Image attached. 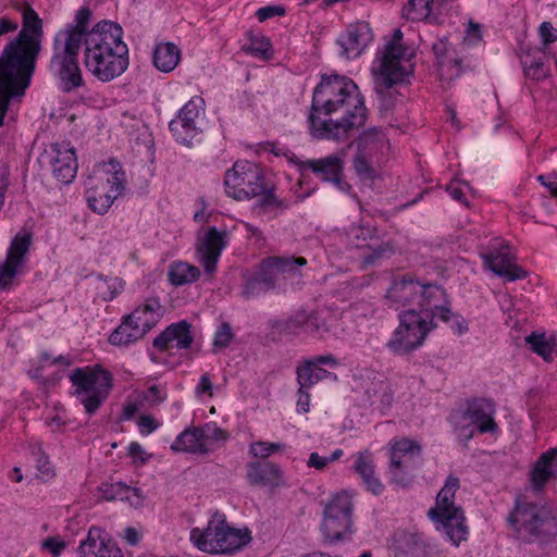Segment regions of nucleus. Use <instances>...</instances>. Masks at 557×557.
<instances>
[{
	"instance_id": "nucleus-1",
	"label": "nucleus",
	"mask_w": 557,
	"mask_h": 557,
	"mask_svg": "<svg viewBox=\"0 0 557 557\" xmlns=\"http://www.w3.org/2000/svg\"><path fill=\"white\" fill-rule=\"evenodd\" d=\"M367 119L364 100L355 82L346 76L324 75L312 95L311 134L320 139L346 141Z\"/></svg>"
},
{
	"instance_id": "nucleus-2",
	"label": "nucleus",
	"mask_w": 557,
	"mask_h": 557,
	"mask_svg": "<svg viewBox=\"0 0 557 557\" xmlns=\"http://www.w3.org/2000/svg\"><path fill=\"white\" fill-rule=\"evenodd\" d=\"M42 23L30 8L23 10V27L15 41L10 42L0 58V126L8 111L9 101L24 95L35 69L40 50Z\"/></svg>"
},
{
	"instance_id": "nucleus-3",
	"label": "nucleus",
	"mask_w": 557,
	"mask_h": 557,
	"mask_svg": "<svg viewBox=\"0 0 557 557\" xmlns=\"http://www.w3.org/2000/svg\"><path fill=\"white\" fill-rule=\"evenodd\" d=\"M81 14L85 15L79 25L85 47L84 65L100 82H111L121 76L129 63L123 29L111 21L99 22L89 29L91 11L88 7L77 10L71 23H76Z\"/></svg>"
},
{
	"instance_id": "nucleus-4",
	"label": "nucleus",
	"mask_w": 557,
	"mask_h": 557,
	"mask_svg": "<svg viewBox=\"0 0 557 557\" xmlns=\"http://www.w3.org/2000/svg\"><path fill=\"white\" fill-rule=\"evenodd\" d=\"M416 46L405 39L400 29L383 38L371 65L376 88H391L413 73Z\"/></svg>"
},
{
	"instance_id": "nucleus-5",
	"label": "nucleus",
	"mask_w": 557,
	"mask_h": 557,
	"mask_svg": "<svg viewBox=\"0 0 557 557\" xmlns=\"http://www.w3.org/2000/svg\"><path fill=\"white\" fill-rule=\"evenodd\" d=\"M395 309L411 307L417 310H436L438 319H449V299L446 292L436 284H424L409 275L395 278L386 293Z\"/></svg>"
},
{
	"instance_id": "nucleus-6",
	"label": "nucleus",
	"mask_w": 557,
	"mask_h": 557,
	"mask_svg": "<svg viewBox=\"0 0 557 557\" xmlns=\"http://www.w3.org/2000/svg\"><path fill=\"white\" fill-rule=\"evenodd\" d=\"M84 18L85 15L81 14L76 23H67L57 32L53 38L50 69L60 78L67 91L83 84L77 55L83 46L79 25Z\"/></svg>"
},
{
	"instance_id": "nucleus-7",
	"label": "nucleus",
	"mask_w": 557,
	"mask_h": 557,
	"mask_svg": "<svg viewBox=\"0 0 557 557\" xmlns=\"http://www.w3.org/2000/svg\"><path fill=\"white\" fill-rule=\"evenodd\" d=\"M495 417V403L488 398L476 397L467 400L465 406L453 410L448 422L457 441L467 447L475 432L491 435L499 432Z\"/></svg>"
},
{
	"instance_id": "nucleus-8",
	"label": "nucleus",
	"mask_w": 557,
	"mask_h": 557,
	"mask_svg": "<svg viewBox=\"0 0 557 557\" xmlns=\"http://www.w3.org/2000/svg\"><path fill=\"white\" fill-rule=\"evenodd\" d=\"M189 540L193 545L203 553L232 554L246 546L251 535L247 529L231 527L224 513L215 512L209 519L206 528L190 530Z\"/></svg>"
},
{
	"instance_id": "nucleus-9",
	"label": "nucleus",
	"mask_w": 557,
	"mask_h": 557,
	"mask_svg": "<svg viewBox=\"0 0 557 557\" xmlns=\"http://www.w3.org/2000/svg\"><path fill=\"white\" fill-rule=\"evenodd\" d=\"M126 185V174L116 160H110L95 166L86 180V200L88 207L98 214H104L117 199Z\"/></svg>"
},
{
	"instance_id": "nucleus-10",
	"label": "nucleus",
	"mask_w": 557,
	"mask_h": 557,
	"mask_svg": "<svg viewBox=\"0 0 557 557\" xmlns=\"http://www.w3.org/2000/svg\"><path fill=\"white\" fill-rule=\"evenodd\" d=\"M459 487V479L454 475L448 476L437 494L435 506L429 511V516L435 522L437 531L446 536L455 546H458L468 535L463 511L455 503V495Z\"/></svg>"
},
{
	"instance_id": "nucleus-11",
	"label": "nucleus",
	"mask_w": 557,
	"mask_h": 557,
	"mask_svg": "<svg viewBox=\"0 0 557 557\" xmlns=\"http://www.w3.org/2000/svg\"><path fill=\"white\" fill-rule=\"evenodd\" d=\"M436 310H417L409 308L399 314V324L387 342L388 349L395 355H406L420 347L428 334L435 327Z\"/></svg>"
},
{
	"instance_id": "nucleus-12",
	"label": "nucleus",
	"mask_w": 557,
	"mask_h": 557,
	"mask_svg": "<svg viewBox=\"0 0 557 557\" xmlns=\"http://www.w3.org/2000/svg\"><path fill=\"white\" fill-rule=\"evenodd\" d=\"M306 264L304 257H267L246 276L243 294L245 297H255L273 289L280 286L281 280L296 275L297 268Z\"/></svg>"
},
{
	"instance_id": "nucleus-13",
	"label": "nucleus",
	"mask_w": 557,
	"mask_h": 557,
	"mask_svg": "<svg viewBox=\"0 0 557 557\" xmlns=\"http://www.w3.org/2000/svg\"><path fill=\"white\" fill-rule=\"evenodd\" d=\"M73 395L87 413H95L109 397L113 386L111 373L101 367L76 368L69 376Z\"/></svg>"
},
{
	"instance_id": "nucleus-14",
	"label": "nucleus",
	"mask_w": 557,
	"mask_h": 557,
	"mask_svg": "<svg viewBox=\"0 0 557 557\" xmlns=\"http://www.w3.org/2000/svg\"><path fill=\"white\" fill-rule=\"evenodd\" d=\"M509 521L524 541L557 534V515L552 505L537 506L519 498Z\"/></svg>"
},
{
	"instance_id": "nucleus-15",
	"label": "nucleus",
	"mask_w": 557,
	"mask_h": 557,
	"mask_svg": "<svg viewBox=\"0 0 557 557\" xmlns=\"http://www.w3.org/2000/svg\"><path fill=\"white\" fill-rule=\"evenodd\" d=\"M352 494L341 491L326 502L321 531L325 540L337 542L352 533Z\"/></svg>"
},
{
	"instance_id": "nucleus-16",
	"label": "nucleus",
	"mask_w": 557,
	"mask_h": 557,
	"mask_svg": "<svg viewBox=\"0 0 557 557\" xmlns=\"http://www.w3.org/2000/svg\"><path fill=\"white\" fill-rule=\"evenodd\" d=\"M225 194L238 201L261 195L264 181L259 166L247 160H238L224 174Z\"/></svg>"
},
{
	"instance_id": "nucleus-17",
	"label": "nucleus",
	"mask_w": 557,
	"mask_h": 557,
	"mask_svg": "<svg viewBox=\"0 0 557 557\" xmlns=\"http://www.w3.org/2000/svg\"><path fill=\"white\" fill-rule=\"evenodd\" d=\"M483 267L507 281L522 280L527 272L517 264L512 248L503 239L496 238L480 251Z\"/></svg>"
},
{
	"instance_id": "nucleus-18",
	"label": "nucleus",
	"mask_w": 557,
	"mask_h": 557,
	"mask_svg": "<svg viewBox=\"0 0 557 557\" xmlns=\"http://www.w3.org/2000/svg\"><path fill=\"white\" fill-rule=\"evenodd\" d=\"M203 114V99L199 96L191 97L169 125L177 143L186 146L191 144V140L202 132Z\"/></svg>"
},
{
	"instance_id": "nucleus-19",
	"label": "nucleus",
	"mask_w": 557,
	"mask_h": 557,
	"mask_svg": "<svg viewBox=\"0 0 557 557\" xmlns=\"http://www.w3.org/2000/svg\"><path fill=\"white\" fill-rule=\"evenodd\" d=\"M421 446L410 438H393L389 442V461L392 481L401 483L399 472H408L414 468L420 459Z\"/></svg>"
},
{
	"instance_id": "nucleus-20",
	"label": "nucleus",
	"mask_w": 557,
	"mask_h": 557,
	"mask_svg": "<svg viewBox=\"0 0 557 557\" xmlns=\"http://www.w3.org/2000/svg\"><path fill=\"white\" fill-rule=\"evenodd\" d=\"M32 244L29 233H18L12 240L5 261L0 263V289L10 287L26 260Z\"/></svg>"
},
{
	"instance_id": "nucleus-21",
	"label": "nucleus",
	"mask_w": 557,
	"mask_h": 557,
	"mask_svg": "<svg viewBox=\"0 0 557 557\" xmlns=\"http://www.w3.org/2000/svg\"><path fill=\"white\" fill-rule=\"evenodd\" d=\"M374 35L370 24L358 21L349 24L338 36L337 44L342 48V54L347 59L359 58L373 41Z\"/></svg>"
},
{
	"instance_id": "nucleus-22",
	"label": "nucleus",
	"mask_w": 557,
	"mask_h": 557,
	"mask_svg": "<svg viewBox=\"0 0 557 557\" xmlns=\"http://www.w3.org/2000/svg\"><path fill=\"white\" fill-rule=\"evenodd\" d=\"M529 484L535 493H542L546 485L557 481V447L543 451L531 465Z\"/></svg>"
},
{
	"instance_id": "nucleus-23",
	"label": "nucleus",
	"mask_w": 557,
	"mask_h": 557,
	"mask_svg": "<svg viewBox=\"0 0 557 557\" xmlns=\"http://www.w3.org/2000/svg\"><path fill=\"white\" fill-rule=\"evenodd\" d=\"M226 232H219L216 227H209L198 235V252L207 273H213L222 250L226 246Z\"/></svg>"
},
{
	"instance_id": "nucleus-24",
	"label": "nucleus",
	"mask_w": 557,
	"mask_h": 557,
	"mask_svg": "<svg viewBox=\"0 0 557 557\" xmlns=\"http://www.w3.org/2000/svg\"><path fill=\"white\" fill-rule=\"evenodd\" d=\"M52 172L62 183H71L77 172V159L73 148L65 144H54L51 146Z\"/></svg>"
},
{
	"instance_id": "nucleus-25",
	"label": "nucleus",
	"mask_w": 557,
	"mask_h": 557,
	"mask_svg": "<svg viewBox=\"0 0 557 557\" xmlns=\"http://www.w3.org/2000/svg\"><path fill=\"white\" fill-rule=\"evenodd\" d=\"M305 169L311 170L318 177L336 184L341 189L346 185L342 181L344 170V153H335L320 159L307 160Z\"/></svg>"
},
{
	"instance_id": "nucleus-26",
	"label": "nucleus",
	"mask_w": 557,
	"mask_h": 557,
	"mask_svg": "<svg viewBox=\"0 0 557 557\" xmlns=\"http://www.w3.org/2000/svg\"><path fill=\"white\" fill-rule=\"evenodd\" d=\"M193 343L190 326L186 321L171 324L153 341V346L160 351L173 348L185 349Z\"/></svg>"
},
{
	"instance_id": "nucleus-27",
	"label": "nucleus",
	"mask_w": 557,
	"mask_h": 557,
	"mask_svg": "<svg viewBox=\"0 0 557 557\" xmlns=\"http://www.w3.org/2000/svg\"><path fill=\"white\" fill-rule=\"evenodd\" d=\"M354 470L369 492L374 495L383 493L384 485L375 474V463L371 451L363 450L354 456Z\"/></svg>"
},
{
	"instance_id": "nucleus-28",
	"label": "nucleus",
	"mask_w": 557,
	"mask_h": 557,
	"mask_svg": "<svg viewBox=\"0 0 557 557\" xmlns=\"http://www.w3.org/2000/svg\"><path fill=\"white\" fill-rule=\"evenodd\" d=\"M387 149L388 139L384 132L381 128L372 127L364 131L358 138L356 153L384 160Z\"/></svg>"
},
{
	"instance_id": "nucleus-29",
	"label": "nucleus",
	"mask_w": 557,
	"mask_h": 557,
	"mask_svg": "<svg viewBox=\"0 0 557 557\" xmlns=\"http://www.w3.org/2000/svg\"><path fill=\"white\" fill-rule=\"evenodd\" d=\"M129 315L132 317V321L147 333L161 320L163 307L158 298H147L143 304L136 307Z\"/></svg>"
},
{
	"instance_id": "nucleus-30",
	"label": "nucleus",
	"mask_w": 557,
	"mask_h": 557,
	"mask_svg": "<svg viewBox=\"0 0 557 557\" xmlns=\"http://www.w3.org/2000/svg\"><path fill=\"white\" fill-rule=\"evenodd\" d=\"M524 75L534 82L547 78L550 74V67L545 52L539 49H532L521 57Z\"/></svg>"
},
{
	"instance_id": "nucleus-31",
	"label": "nucleus",
	"mask_w": 557,
	"mask_h": 557,
	"mask_svg": "<svg viewBox=\"0 0 557 557\" xmlns=\"http://www.w3.org/2000/svg\"><path fill=\"white\" fill-rule=\"evenodd\" d=\"M281 476L280 468L270 461L247 465V480L251 485H274Z\"/></svg>"
},
{
	"instance_id": "nucleus-32",
	"label": "nucleus",
	"mask_w": 557,
	"mask_h": 557,
	"mask_svg": "<svg viewBox=\"0 0 557 557\" xmlns=\"http://www.w3.org/2000/svg\"><path fill=\"white\" fill-rule=\"evenodd\" d=\"M209 434L205 429H187L182 432L171 445L175 451L202 453L206 451V440Z\"/></svg>"
},
{
	"instance_id": "nucleus-33",
	"label": "nucleus",
	"mask_w": 557,
	"mask_h": 557,
	"mask_svg": "<svg viewBox=\"0 0 557 557\" xmlns=\"http://www.w3.org/2000/svg\"><path fill=\"white\" fill-rule=\"evenodd\" d=\"M435 0H409L403 8V16L410 21L435 22L440 16Z\"/></svg>"
},
{
	"instance_id": "nucleus-34",
	"label": "nucleus",
	"mask_w": 557,
	"mask_h": 557,
	"mask_svg": "<svg viewBox=\"0 0 557 557\" xmlns=\"http://www.w3.org/2000/svg\"><path fill=\"white\" fill-rule=\"evenodd\" d=\"M391 550L394 557H425L424 545L411 534L397 533Z\"/></svg>"
},
{
	"instance_id": "nucleus-35",
	"label": "nucleus",
	"mask_w": 557,
	"mask_h": 557,
	"mask_svg": "<svg viewBox=\"0 0 557 557\" xmlns=\"http://www.w3.org/2000/svg\"><path fill=\"white\" fill-rule=\"evenodd\" d=\"M181 60V50L173 42H161L156 46L153 63L156 67L164 73L172 72Z\"/></svg>"
},
{
	"instance_id": "nucleus-36",
	"label": "nucleus",
	"mask_w": 557,
	"mask_h": 557,
	"mask_svg": "<svg viewBox=\"0 0 557 557\" xmlns=\"http://www.w3.org/2000/svg\"><path fill=\"white\" fill-rule=\"evenodd\" d=\"M383 159L356 153L352 165L357 176L363 183H373L381 175Z\"/></svg>"
},
{
	"instance_id": "nucleus-37",
	"label": "nucleus",
	"mask_w": 557,
	"mask_h": 557,
	"mask_svg": "<svg viewBox=\"0 0 557 557\" xmlns=\"http://www.w3.org/2000/svg\"><path fill=\"white\" fill-rule=\"evenodd\" d=\"M145 334L144 329H140L136 323H134L132 321V317L128 315L109 336V342L112 345H128L140 339Z\"/></svg>"
},
{
	"instance_id": "nucleus-38",
	"label": "nucleus",
	"mask_w": 557,
	"mask_h": 557,
	"mask_svg": "<svg viewBox=\"0 0 557 557\" xmlns=\"http://www.w3.org/2000/svg\"><path fill=\"white\" fill-rule=\"evenodd\" d=\"M331 379L336 381L337 375L335 373L329 372L321 367L313 366V363H309L305 361L301 366L297 368V382L302 387H311L319 381Z\"/></svg>"
},
{
	"instance_id": "nucleus-39",
	"label": "nucleus",
	"mask_w": 557,
	"mask_h": 557,
	"mask_svg": "<svg viewBox=\"0 0 557 557\" xmlns=\"http://www.w3.org/2000/svg\"><path fill=\"white\" fill-rule=\"evenodd\" d=\"M168 275L171 284L180 286L195 282L199 277L200 271L187 262L176 261L170 265Z\"/></svg>"
},
{
	"instance_id": "nucleus-40",
	"label": "nucleus",
	"mask_w": 557,
	"mask_h": 557,
	"mask_svg": "<svg viewBox=\"0 0 557 557\" xmlns=\"http://www.w3.org/2000/svg\"><path fill=\"white\" fill-rule=\"evenodd\" d=\"M525 344L530 350L542 357L545 361H553V350L555 347L553 337H548L545 333L532 332L525 337Z\"/></svg>"
},
{
	"instance_id": "nucleus-41",
	"label": "nucleus",
	"mask_w": 557,
	"mask_h": 557,
	"mask_svg": "<svg viewBox=\"0 0 557 557\" xmlns=\"http://www.w3.org/2000/svg\"><path fill=\"white\" fill-rule=\"evenodd\" d=\"M244 50L252 57L268 59L271 55V42L262 34H252L244 46Z\"/></svg>"
},
{
	"instance_id": "nucleus-42",
	"label": "nucleus",
	"mask_w": 557,
	"mask_h": 557,
	"mask_svg": "<svg viewBox=\"0 0 557 557\" xmlns=\"http://www.w3.org/2000/svg\"><path fill=\"white\" fill-rule=\"evenodd\" d=\"M124 282L119 277L100 278L97 282L98 295L106 301L112 300L124 289Z\"/></svg>"
},
{
	"instance_id": "nucleus-43",
	"label": "nucleus",
	"mask_w": 557,
	"mask_h": 557,
	"mask_svg": "<svg viewBox=\"0 0 557 557\" xmlns=\"http://www.w3.org/2000/svg\"><path fill=\"white\" fill-rule=\"evenodd\" d=\"M104 531L98 527H91L88 531L87 539L83 541L78 547L81 557H94V550H100V545L103 540Z\"/></svg>"
},
{
	"instance_id": "nucleus-44",
	"label": "nucleus",
	"mask_w": 557,
	"mask_h": 557,
	"mask_svg": "<svg viewBox=\"0 0 557 557\" xmlns=\"http://www.w3.org/2000/svg\"><path fill=\"white\" fill-rule=\"evenodd\" d=\"M286 448V445L283 443H271L265 441H257L251 443L249 447V453L255 458L265 459L273 454L283 451Z\"/></svg>"
},
{
	"instance_id": "nucleus-45",
	"label": "nucleus",
	"mask_w": 557,
	"mask_h": 557,
	"mask_svg": "<svg viewBox=\"0 0 557 557\" xmlns=\"http://www.w3.org/2000/svg\"><path fill=\"white\" fill-rule=\"evenodd\" d=\"M67 548V542L60 535L48 536L40 542L41 553L50 557H60Z\"/></svg>"
},
{
	"instance_id": "nucleus-46",
	"label": "nucleus",
	"mask_w": 557,
	"mask_h": 557,
	"mask_svg": "<svg viewBox=\"0 0 557 557\" xmlns=\"http://www.w3.org/2000/svg\"><path fill=\"white\" fill-rule=\"evenodd\" d=\"M141 401L146 403L150 407H156L162 404L166 397V388L162 385L153 384L147 388V391L141 392L139 395Z\"/></svg>"
},
{
	"instance_id": "nucleus-47",
	"label": "nucleus",
	"mask_w": 557,
	"mask_h": 557,
	"mask_svg": "<svg viewBox=\"0 0 557 557\" xmlns=\"http://www.w3.org/2000/svg\"><path fill=\"white\" fill-rule=\"evenodd\" d=\"M257 197H259L258 205L265 212H276L277 210L284 208L283 202L276 197V195L272 190L267 191L264 188L262 194L258 195Z\"/></svg>"
},
{
	"instance_id": "nucleus-48",
	"label": "nucleus",
	"mask_w": 557,
	"mask_h": 557,
	"mask_svg": "<svg viewBox=\"0 0 557 557\" xmlns=\"http://www.w3.org/2000/svg\"><path fill=\"white\" fill-rule=\"evenodd\" d=\"M324 332H327L324 320L315 312L307 313L304 334L322 335Z\"/></svg>"
},
{
	"instance_id": "nucleus-49",
	"label": "nucleus",
	"mask_w": 557,
	"mask_h": 557,
	"mask_svg": "<svg viewBox=\"0 0 557 557\" xmlns=\"http://www.w3.org/2000/svg\"><path fill=\"white\" fill-rule=\"evenodd\" d=\"M100 545V550H94V557H123L121 549L104 532L103 540Z\"/></svg>"
},
{
	"instance_id": "nucleus-50",
	"label": "nucleus",
	"mask_w": 557,
	"mask_h": 557,
	"mask_svg": "<svg viewBox=\"0 0 557 557\" xmlns=\"http://www.w3.org/2000/svg\"><path fill=\"white\" fill-rule=\"evenodd\" d=\"M102 497L107 500L123 498L129 491V487L123 483L103 484L100 488Z\"/></svg>"
},
{
	"instance_id": "nucleus-51",
	"label": "nucleus",
	"mask_w": 557,
	"mask_h": 557,
	"mask_svg": "<svg viewBox=\"0 0 557 557\" xmlns=\"http://www.w3.org/2000/svg\"><path fill=\"white\" fill-rule=\"evenodd\" d=\"M127 456L133 459L135 466H144L151 458V455L138 442H132L128 445Z\"/></svg>"
},
{
	"instance_id": "nucleus-52",
	"label": "nucleus",
	"mask_w": 557,
	"mask_h": 557,
	"mask_svg": "<svg viewBox=\"0 0 557 557\" xmlns=\"http://www.w3.org/2000/svg\"><path fill=\"white\" fill-rule=\"evenodd\" d=\"M38 361L40 363V369L54 364L61 367H70L73 363V359L70 356L60 355L58 357H52L48 352L40 354Z\"/></svg>"
},
{
	"instance_id": "nucleus-53",
	"label": "nucleus",
	"mask_w": 557,
	"mask_h": 557,
	"mask_svg": "<svg viewBox=\"0 0 557 557\" xmlns=\"http://www.w3.org/2000/svg\"><path fill=\"white\" fill-rule=\"evenodd\" d=\"M233 333L231 326L226 323H223L219 326L214 334L213 345L216 348H225L232 341Z\"/></svg>"
},
{
	"instance_id": "nucleus-54",
	"label": "nucleus",
	"mask_w": 557,
	"mask_h": 557,
	"mask_svg": "<svg viewBox=\"0 0 557 557\" xmlns=\"http://www.w3.org/2000/svg\"><path fill=\"white\" fill-rule=\"evenodd\" d=\"M137 425L141 435H149L160 426V422L150 414H141L137 419Z\"/></svg>"
},
{
	"instance_id": "nucleus-55",
	"label": "nucleus",
	"mask_w": 557,
	"mask_h": 557,
	"mask_svg": "<svg viewBox=\"0 0 557 557\" xmlns=\"http://www.w3.org/2000/svg\"><path fill=\"white\" fill-rule=\"evenodd\" d=\"M286 10L282 5H265L256 12V16L259 22H264L267 20L273 18L275 16L285 15Z\"/></svg>"
},
{
	"instance_id": "nucleus-56",
	"label": "nucleus",
	"mask_w": 557,
	"mask_h": 557,
	"mask_svg": "<svg viewBox=\"0 0 557 557\" xmlns=\"http://www.w3.org/2000/svg\"><path fill=\"white\" fill-rule=\"evenodd\" d=\"M36 467L42 480L49 481L54 478V468L46 455L41 454L38 456Z\"/></svg>"
},
{
	"instance_id": "nucleus-57",
	"label": "nucleus",
	"mask_w": 557,
	"mask_h": 557,
	"mask_svg": "<svg viewBox=\"0 0 557 557\" xmlns=\"http://www.w3.org/2000/svg\"><path fill=\"white\" fill-rule=\"evenodd\" d=\"M446 323H449L450 329L453 332L457 335H462L468 332L469 326L468 322L463 317L457 313H453L449 309V319L445 321Z\"/></svg>"
},
{
	"instance_id": "nucleus-58",
	"label": "nucleus",
	"mask_w": 557,
	"mask_h": 557,
	"mask_svg": "<svg viewBox=\"0 0 557 557\" xmlns=\"http://www.w3.org/2000/svg\"><path fill=\"white\" fill-rule=\"evenodd\" d=\"M306 317H307L306 312H297L287 322V330L295 335L304 334V329L306 325Z\"/></svg>"
},
{
	"instance_id": "nucleus-59",
	"label": "nucleus",
	"mask_w": 557,
	"mask_h": 557,
	"mask_svg": "<svg viewBox=\"0 0 557 557\" xmlns=\"http://www.w3.org/2000/svg\"><path fill=\"white\" fill-rule=\"evenodd\" d=\"M468 189V185L459 182H451L447 186V193L450 195V197L463 205H468L465 190Z\"/></svg>"
},
{
	"instance_id": "nucleus-60",
	"label": "nucleus",
	"mask_w": 557,
	"mask_h": 557,
	"mask_svg": "<svg viewBox=\"0 0 557 557\" xmlns=\"http://www.w3.org/2000/svg\"><path fill=\"white\" fill-rule=\"evenodd\" d=\"M195 393L197 397L208 396L211 398L213 396V384L208 374L200 376Z\"/></svg>"
},
{
	"instance_id": "nucleus-61",
	"label": "nucleus",
	"mask_w": 557,
	"mask_h": 557,
	"mask_svg": "<svg viewBox=\"0 0 557 557\" xmlns=\"http://www.w3.org/2000/svg\"><path fill=\"white\" fill-rule=\"evenodd\" d=\"M539 32L544 45H548L557 40V29L554 28L549 22H543Z\"/></svg>"
},
{
	"instance_id": "nucleus-62",
	"label": "nucleus",
	"mask_w": 557,
	"mask_h": 557,
	"mask_svg": "<svg viewBox=\"0 0 557 557\" xmlns=\"http://www.w3.org/2000/svg\"><path fill=\"white\" fill-rule=\"evenodd\" d=\"M309 387H302L299 385L298 388V399H297V412L307 413L310 410V394L308 392Z\"/></svg>"
},
{
	"instance_id": "nucleus-63",
	"label": "nucleus",
	"mask_w": 557,
	"mask_h": 557,
	"mask_svg": "<svg viewBox=\"0 0 557 557\" xmlns=\"http://www.w3.org/2000/svg\"><path fill=\"white\" fill-rule=\"evenodd\" d=\"M309 363H313V366L320 367L321 364L329 366L330 368H337L341 363L339 361L331 354L323 356H315L309 360H306Z\"/></svg>"
},
{
	"instance_id": "nucleus-64",
	"label": "nucleus",
	"mask_w": 557,
	"mask_h": 557,
	"mask_svg": "<svg viewBox=\"0 0 557 557\" xmlns=\"http://www.w3.org/2000/svg\"><path fill=\"white\" fill-rule=\"evenodd\" d=\"M329 463V458L320 456L318 453H311L307 461L309 468H314L320 471L324 470Z\"/></svg>"
}]
</instances>
